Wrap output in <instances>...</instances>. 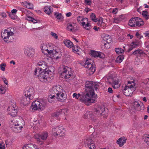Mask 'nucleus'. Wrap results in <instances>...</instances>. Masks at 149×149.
Listing matches in <instances>:
<instances>
[{"label": "nucleus", "instance_id": "1", "mask_svg": "<svg viewBox=\"0 0 149 149\" xmlns=\"http://www.w3.org/2000/svg\"><path fill=\"white\" fill-rule=\"evenodd\" d=\"M100 85L99 82L86 81L85 83V91L86 94L85 97L80 99L81 102L87 105H91V103H94L95 99L97 97L94 93L93 88L95 90H97V87L100 86Z\"/></svg>", "mask_w": 149, "mask_h": 149}, {"label": "nucleus", "instance_id": "2", "mask_svg": "<svg viewBox=\"0 0 149 149\" xmlns=\"http://www.w3.org/2000/svg\"><path fill=\"white\" fill-rule=\"evenodd\" d=\"M10 125L12 130L15 132L19 133L23 128L24 123L21 117H18L14 119L10 123Z\"/></svg>", "mask_w": 149, "mask_h": 149}, {"label": "nucleus", "instance_id": "3", "mask_svg": "<svg viewBox=\"0 0 149 149\" xmlns=\"http://www.w3.org/2000/svg\"><path fill=\"white\" fill-rule=\"evenodd\" d=\"M47 102L44 100L35 101L32 103L31 108L32 110H43L47 107Z\"/></svg>", "mask_w": 149, "mask_h": 149}, {"label": "nucleus", "instance_id": "4", "mask_svg": "<svg viewBox=\"0 0 149 149\" xmlns=\"http://www.w3.org/2000/svg\"><path fill=\"white\" fill-rule=\"evenodd\" d=\"M135 86L134 85H133L132 84L131 82L129 81L123 90L124 94L127 96L131 95L133 92L136 90Z\"/></svg>", "mask_w": 149, "mask_h": 149}, {"label": "nucleus", "instance_id": "5", "mask_svg": "<svg viewBox=\"0 0 149 149\" xmlns=\"http://www.w3.org/2000/svg\"><path fill=\"white\" fill-rule=\"evenodd\" d=\"M91 61L92 60L91 59H87L83 65L84 67L87 68V73L89 75L93 74L95 70V65L91 63Z\"/></svg>", "mask_w": 149, "mask_h": 149}, {"label": "nucleus", "instance_id": "6", "mask_svg": "<svg viewBox=\"0 0 149 149\" xmlns=\"http://www.w3.org/2000/svg\"><path fill=\"white\" fill-rule=\"evenodd\" d=\"M14 33L13 31L10 30L9 29L8 30H5L3 32H2L1 34V36L4 40L7 42L11 41V38L13 36Z\"/></svg>", "mask_w": 149, "mask_h": 149}, {"label": "nucleus", "instance_id": "7", "mask_svg": "<svg viewBox=\"0 0 149 149\" xmlns=\"http://www.w3.org/2000/svg\"><path fill=\"white\" fill-rule=\"evenodd\" d=\"M65 134L66 130L62 126L56 127L52 129V134L55 136H65Z\"/></svg>", "mask_w": 149, "mask_h": 149}, {"label": "nucleus", "instance_id": "8", "mask_svg": "<svg viewBox=\"0 0 149 149\" xmlns=\"http://www.w3.org/2000/svg\"><path fill=\"white\" fill-rule=\"evenodd\" d=\"M72 73V71L70 68L67 66H63L61 75L62 78L66 79L70 78Z\"/></svg>", "mask_w": 149, "mask_h": 149}, {"label": "nucleus", "instance_id": "9", "mask_svg": "<svg viewBox=\"0 0 149 149\" xmlns=\"http://www.w3.org/2000/svg\"><path fill=\"white\" fill-rule=\"evenodd\" d=\"M39 80L43 82H50L52 81V78L51 79L49 77V74L46 71H42L38 76Z\"/></svg>", "mask_w": 149, "mask_h": 149}, {"label": "nucleus", "instance_id": "10", "mask_svg": "<svg viewBox=\"0 0 149 149\" xmlns=\"http://www.w3.org/2000/svg\"><path fill=\"white\" fill-rule=\"evenodd\" d=\"M48 136V133L47 132H43L41 134H36L35 135V138L37 139L38 142L42 144L43 143V140H45Z\"/></svg>", "mask_w": 149, "mask_h": 149}, {"label": "nucleus", "instance_id": "11", "mask_svg": "<svg viewBox=\"0 0 149 149\" xmlns=\"http://www.w3.org/2000/svg\"><path fill=\"white\" fill-rule=\"evenodd\" d=\"M49 56L52 58L57 59L61 57V52L58 49H54V50L51 52Z\"/></svg>", "mask_w": 149, "mask_h": 149}, {"label": "nucleus", "instance_id": "12", "mask_svg": "<svg viewBox=\"0 0 149 149\" xmlns=\"http://www.w3.org/2000/svg\"><path fill=\"white\" fill-rule=\"evenodd\" d=\"M104 111V108L103 107H99L95 109L94 114L95 116H100L103 115Z\"/></svg>", "mask_w": 149, "mask_h": 149}, {"label": "nucleus", "instance_id": "13", "mask_svg": "<svg viewBox=\"0 0 149 149\" xmlns=\"http://www.w3.org/2000/svg\"><path fill=\"white\" fill-rule=\"evenodd\" d=\"M103 40L106 41L107 43H104V47L107 49H108L109 47V44L112 41L111 38L109 35L106 34L103 37Z\"/></svg>", "mask_w": 149, "mask_h": 149}, {"label": "nucleus", "instance_id": "14", "mask_svg": "<svg viewBox=\"0 0 149 149\" xmlns=\"http://www.w3.org/2000/svg\"><path fill=\"white\" fill-rule=\"evenodd\" d=\"M85 143L87 145L89 149H94L95 148V146L94 143V142L90 137L87 138Z\"/></svg>", "mask_w": 149, "mask_h": 149}, {"label": "nucleus", "instance_id": "15", "mask_svg": "<svg viewBox=\"0 0 149 149\" xmlns=\"http://www.w3.org/2000/svg\"><path fill=\"white\" fill-rule=\"evenodd\" d=\"M67 28L68 31L74 32L78 29L77 25L74 23H69L67 24Z\"/></svg>", "mask_w": 149, "mask_h": 149}, {"label": "nucleus", "instance_id": "16", "mask_svg": "<svg viewBox=\"0 0 149 149\" xmlns=\"http://www.w3.org/2000/svg\"><path fill=\"white\" fill-rule=\"evenodd\" d=\"M34 90L33 88H28L25 91L24 95L33 99L34 96Z\"/></svg>", "mask_w": 149, "mask_h": 149}, {"label": "nucleus", "instance_id": "17", "mask_svg": "<svg viewBox=\"0 0 149 149\" xmlns=\"http://www.w3.org/2000/svg\"><path fill=\"white\" fill-rule=\"evenodd\" d=\"M24 53L26 56L31 58L34 54V50L33 48H26L24 50Z\"/></svg>", "mask_w": 149, "mask_h": 149}, {"label": "nucleus", "instance_id": "18", "mask_svg": "<svg viewBox=\"0 0 149 149\" xmlns=\"http://www.w3.org/2000/svg\"><path fill=\"white\" fill-rule=\"evenodd\" d=\"M57 95H56V98L58 101L63 102L66 99V95L63 93V91L61 89V91H60Z\"/></svg>", "mask_w": 149, "mask_h": 149}, {"label": "nucleus", "instance_id": "19", "mask_svg": "<svg viewBox=\"0 0 149 149\" xmlns=\"http://www.w3.org/2000/svg\"><path fill=\"white\" fill-rule=\"evenodd\" d=\"M32 99L24 95L21 99L20 101L21 103L24 105H26L29 104L30 100Z\"/></svg>", "mask_w": 149, "mask_h": 149}, {"label": "nucleus", "instance_id": "20", "mask_svg": "<svg viewBox=\"0 0 149 149\" xmlns=\"http://www.w3.org/2000/svg\"><path fill=\"white\" fill-rule=\"evenodd\" d=\"M140 102H141L135 101L133 102L132 105L131 107V109H130V111L132 113H133L136 111L137 108H138L140 104Z\"/></svg>", "mask_w": 149, "mask_h": 149}, {"label": "nucleus", "instance_id": "21", "mask_svg": "<svg viewBox=\"0 0 149 149\" xmlns=\"http://www.w3.org/2000/svg\"><path fill=\"white\" fill-rule=\"evenodd\" d=\"M8 110L9 111V114L12 117H15L17 115V110L14 107H9Z\"/></svg>", "mask_w": 149, "mask_h": 149}, {"label": "nucleus", "instance_id": "22", "mask_svg": "<svg viewBox=\"0 0 149 149\" xmlns=\"http://www.w3.org/2000/svg\"><path fill=\"white\" fill-rule=\"evenodd\" d=\"M61 88L59 86H55L53 87L51 89L50 93L54 95H57L60 91H61Z\"/></svg>", "mask_w": 149, "mask_h": 149}, {"label": "nucleus", "instance_id": "23", "mask_svg": "<svg viewBox=\"0 0 149 149\" xmlns=\"http://www.w3.org/2000/svg\"><path fill=\"white\" fill-rule=\"evenodd\" d=\"M91 55L95 57H99L100 58H102L104 57V56L103 54L100 52H98L97 51H92L91 53Z\"/></svg>", "mask_w": 149, "mask_h": 149}, {"label": "nucleus", "instance_id": "24", "mask_svg": "<svg viewBox=\"0 0 149 149\" xmlns=\"http://www.w3.org/2000/svg\"><path fill=\"white\" fill-rule=\"evenodd\" d=\"M132 54L135 56H137V58L138 56H143L145 53L141 49H138L136 50H135L133 52Z\"/></svg>", "mask_w": 149, "mask_h": 149}, {"label": "nucleus", "instance_id": "25", "mask_svg": "<svg viewBox=\"0 0 149 149\" xmlns=\"http://www.w3.org/2000/svg\"><path fill=\"white\" fill-rule=\"evenodd\" d=\"M127 139L125 137H121L117 141V143L120 146H122L126 142Z\"/></svg>", "mask_w": 149, "mask_h": 149}, {"label": "nucleus", "instance_id": "26", "mask_svg": "<svg viewBox=\"0 0 149 149\" xmlns=\"http://www.w3.org/2000/svg\"><path fill=\"white\" fill-rule=\"evenodd\" d=\"M136 17H132L129 21L128 24L132 27H136Z\"/></svg>", "mask_w": 149, "mask_h": 149}, {"label": "nucleus", "instance_id": "27", "mask_svg": "<svg viewBox=\"0 0 149 149\" xmlns=\"http://www.w3.org/2000/svg\"><path fill=\"white\" fill-rule=\"evenodd\" d=\"M67 111L66 109H63L56 111L54 114V116L56 117H58L61 114L64 115L65 112Z\"/></svg>", "mask_w": 149, "mask_h": 149}, {"label": "nucleus", "instance_id": "28", "mask_svg": "<svg viewBox=\"0 0 149 149\" xmlns=\"http://www.w3.org/2000/svg\"><path fill=\"white\" fill-rule=\"evenodd\" d=\"M140 44V42L139 40H135L132 42L131 44V48L129 49L130 51L133 48H135L137 47Z\"/></svg>", "mask_w": 149, "mask_h": 149}, {"label": "nucleus", "instance_id": "29", "mask_svg": "<svg viewBox=\"0 0 149 149\" xmlns=\"http://www.w3.org/2000/svg\"><path fill=\"white\" fill-rule=\"evenodd\" d=\"M111 80L112 82H109V83L111 84L113 88L116 89L120 87V84L118 80H115L113 79H111Z\"/></svg>", "mask_w": 149, "mask_h": 149}, {"label": "nucleus", "instance_id": "30", "mask_svg": "<svg viewBox=\"0 0 149 149\" xmlns=\"http://www.w3.org/2000/svg\"><path fill=\"white\" fill-rule=\"evenodd\" d=\"M21 4L27 8L30 9H32L33 8V4L29 2L24 1L22 2Z\"/></svg>", "mask_w": 149, "mask_h": 149}, {"label": "nucleus", "instance_id": "31", "mask_svg": "<svg viewBox=\"0 0 149 149\" xmlns=\"http://www.w3.org/2000/svg\"><path fill=\"white\" fill-rule=\"evenodd\" d=\"M53 8L49 6H46L44 8L45 12L48 15L52 13L53 12Z\"/></svg>", "mask_w": 149, "mask_h": 149}, {"label": "nucleus", "instance_id": "32", "mask_svg": "<svg viewBox=\"0 0 149 149\" xmlns=\"http://www.w3.org/2000/svg\"><path fill=\"white\" fill-rule=\"evenodd\" d=\"M37 65L39 66H41V67L40 68H41V70H45L47 69V64L44 61H42V62H38Z\"/></svg>", "mask_w": 149, "mask_h": 149}, {"label": "nucleus", "instance_id": "33", "mask_svg": "<svg viewBox=\"0 0 149 149\" xmlns=\"http://www.w3.org/2000/svg\"><path fill=\"white\" fill-rule=\"evenodd\" d=\"M56 95L50 93L48 97V100L49 102L51 103H54L56 101Z\"/></svg>", "mask_w": 149, "mask_h": 149}, {"label": "nucleus", "instance_id": "34", "mask_svg": "<svg viewBox=\"0 0 149 149\" xmlns=\"http://www.w3.org/2000/svg\"><path fill=\"white\" fill-rule=\"evenodd\" d=\"M63 42L65 45L68 48H70L74 47L73 43L69 40H65Z\"/></svg>", "mask_w": 149, "mask_h": 149}, {"label": "nucleus", "instance_id": "35", "mask_svg": "<svg viewBox=\"0 0 149 149\" xmlns=\"http://www.w3.org/2000/svg\"><path fill=\"white\" fill-rule=\"evenodd\" d=\"M136 27H140L144 24V22L142 19L139 17H136Z\"/></svg>", "mask_w": 149, "mask_h": 149}, {"label": "nucleus", "instance_id": "36", "mask_svg": "<svg viewBox=\"0 0 149 149\" xmlns=\"http://www.w3.org/2000/svg\"><path fill=\"white\" fill-rule=\"evenodd\" d=\"M77 20L80 23L82 24H85V22H87V18H85L84 17L79 16L77 19Z\"/></svg>", "mask_w": 149, "mask_h": 149}, {"label": "nucleus", "instance_id": "37", "mask_svg": "<svg viewBox=\"0 0 149 149\" xmlns=\"http://www.w3.org/2000/svg\"><path fill=\"white\" fill-rule=\"evenodd\" d=\"M41 48L42 52L45 54H47L48 44L44 43L42 44Z\"/></svg>", "mask_w": 149, "mask_h": 149}, {"label": "nucleus", "instance_id": "38", "mask_svg": "<svg viewBox=\"0 0 149 149\" xmlns=\"http://www.w3.org/2000/svg\"><path fill=\"white\" fill-rule=\"evenodd\" d=\"M82 25L83 27L87 30H90L91 28V26L90 23L88 21L87 18V22H85V24H82Z\"/></svg>", "mask_w": 149, "mask_h": 149}, {"label": "nucleus", "instance_id": "39", "mask_svg": "<svg viewBox=\"0 0 149 149\" xmlns=\"http://www.w3.org/2000/svg\"><path fill=\"white\" fill-rule=\"evenodd\" d=\"M103 18H100L98 20V22L97 23V25L100 26L102 27H105L106 25V24L103 22Z\"/></svg>", "mask_w": 149, "mask_h": 149}, {"label": "nucleus", "instance_id": "40", "mask_svg": "<svg viewBox=\"0 0 149 149\" xmlns=\"http://www.w3.org/2000/svg\"><path fill=\"white\" fill-rule=\"evenodd\" d=\"M42 70L41 68H40L39 67H37L36 68V69L34 71V75H36L38 77V76L40 75V74L42 72Z\"/></svg>", "mask_w": 149, "mask_h": 149}, {"label": "nucleus", "instance_id": "41", "mask_svg": "<svg viewBox=\"0 0 149 149\" xmlns=\"http://www.w3.org/2000/svg\"><path fill=\"white\" fill-rule=\"evenodd\" d=\"M54 50L53 47L51 45H50L49 44H48V48L47 50V54L46 55H49V54L51 53V52L53 50Z\"/></svg>", "mask_w": 149, "mask_h": 149}, {"label": "nucleus", "instance_id": "42", "mask_svg": "<svg viewBox=\"0 0 149 149\" xmlns=\"http://www.w3.org/2000/svg\"><path fill=\"white\" fill-rule=\"evenodd\" d=\"M124 58V56L123 55H120L117 57L116 62L117 63H121Z\"/></svg>", "mask_w": 149, "mask_h": 149}, {"label": "nucleus", "instance_id": "43", "mask_svg": "<svg viewBox=\"0 0 149 149\" xmlns=\"http://www.w3.org/2000/svg\"><path fill=\"white\" fill-rule=\"evenodd\" d=\"M142 14L143 17L146 20L149 18V15H148V12L146 11H143L142 12Z\"/></svg>", "mask_w": 149, "mask_h": 149}, {"label": "nucleus", "instance_id": "44", "mask_svg": "<svg viewBox=\"0 0 149 149\" xmlns=\"http://www.w3.org/2000/svg\"><path fill=\"white\" fill-rule=\"evenodd\" d=\"M140 103L139 106L138 108H137L136 111H142L144 109V105L143 104V103L141 102H140Z\"/></svg>", "mask_w": 149, "mask_h": 149}, {"label": "nucleus", "instance_id": "45", "mask_svg": "<svg viewBox=\"0 0 149 149\" xmlns=\"http://www.w3.org/2000/svg\"><path fill=\"white\" fill-rule=\"evenodd\" d=\"M90 18L91 20L95 22H96L98 20V19L96 17L95 14L93 13L91 15Z\"/></svg>", "mask_w": 149, "mask_h": 149}, {"label": "nucleus", "instance_id": "46", "mask_svg": "<svg viewBox=\"0 0 149 149\" xmlns=\"http://www.w3.org/2000/svg\"><path fill=\"white\" fill-rule=\"evenodd\" d=\"M91 115L92 113L91 112L87 111L85 114L84 118L86 119L89 118L91 117Z\"/></svg>", "mask_w": 149, "mask_h": 149}, {"label": "nucleus", "instance_id": "47", "mask_svg": "<svg viewBox=\"0 0 149 149\" xmlns=\"http://www.w3.org/2000/svg\"><path fill=\"white\" fill-rule=\"evenodd\" d=\"M72 96L74 98H75L76 99H78L80 97V99L79 100H80V99L82 98L83 97H85V96H82L81 97V95L80 94L78 93V94H77L76 93H74L72 95Z\"/></svg>", "mask_w": 149, "mask_h": 149}, {"label": "nucleus", "instance_id": "48", "mask_svg": "<svg viewBox=\"0 0 149 149\" xmlns=\"http://www.w3.org/2000/svg\"><path fill=\"white\" fill-rule=\"evenodd\" d=\"M115 51L117 54H120L123 53L124 50L121 48H117L115 49Z\"/></svg>", "mask_w": 149, "mask_h": 149}, {"label": "nucleus", "instance_id": "49", "mask_svg": "<svg viewBox=\"0 0 149 149\" xmlns=\"http://www.w3.org/2000/svg\"><path fill=\"white\" fill-rule=\"evenodd\" d=\"M72 51L74 53H77V52H78L79 50V49H80V48L77 46H75L74 45V47H72Z\"/></svg>", "mask_w": 149, "mask_h": 149}, {"label": "nucleus", "instance_id": "50", "mask_svg": "<svg viewBox=\"0 0 149 149\" xmlns=\"http://www.w3.org/2000/svg\"><path fill=\"white\" fill-rule=\"evenodd\" d=\"M6 64L5 63H3L0 64V69L2 71L5 70Z\"/></svg>", "mask_w": 149, "mask_h": 149}, {"label": "nucleus", "instance_id": "51", "mask_svg": "<svg viewBox=\"0 0 149 149\" xmlns=\"http://www.w3.org/2000/svg\"><path fill=\"white\" fill-rule=\"evenodd\" d=\"M54 14L56 18L60 20L62 18L61 15L60 13H58L56 12L54 13Z\"/></svg>", "mask_w": 149, "mask_h": 149}, {"label": "nucleus", "instance_id": "52", "mask_svg": "<svg viewBox=\"0 0 149 149\" xmlns=\"http://www.w3.org/2000/svg\"><path fill=\"white\" fill-rule=\"evenodd\" d=\"M143 139L144 141L148 145H149V135L147 136H144Z\"/></svg>", "mask_w": 149, "mask_h": 149}, {"label": "nucleus", "instance_id": "53", "mask_svg": "<svg viewBox=\"0 0 149 149\" xmlns=\"http://www.w3.org/2000/svg\"><path fill=\"white\" fill-rule=\"evenodd\" d=\"M6 89L3 87H0V93L1 94H4L6 92Z\"/></svg>", "mask_w": 149, "mask_h": 149}, {"label": "nucleus", "instance_id": "54", "mask_svg": "<svg viewBox=\"0 0 149 149\" xmlns=\"http://www.w3.org/2000/svg\"><path fill=\"white\" fill-rule=\"evenodd\" d=\"M50 34L55 39H58V36L56 33L52 32Z\"/></svg>", "mask_w": 149, "mask_h": 149}, {"label": "nucleus", "instance_id": "55", "mask_svg": "<svg viewBox=\"0 0 149 149\" xmlns=\"http://www.w3.org/2000/svg\"><path fill=\"white\" fill-rule=\"evenodd\" d=\"M145 82L146 83V88H149V79H147Z\"/></svg>", "mask_w": 149, "mask_h": 149}, {"label": "nucleus", "instance_id": "56", "mask_svg": "<svg viewBox=\"0 0 149 149\" xmlns=\"http://www.w3.org/2000/svg\"><path fill=\"white\" fill-rule=\"evenodd\" d=\"M1 15L3 18H5L7 17L6 14L4 12H1Z\"/></svg>", "mask_w": 149, "mask_h": 149}, {"label": "nucleus", "instance_id": "57", "mask_svg": "<svg viewBox=\"0 0 149 149\" xmlns=\"http://www.w3.org/2000/svg\"><path fill=\"white\" fill-rule=\"evenodd\" d=\"M85 3L87 4L90 5L91 4V0H85Z\"/></svg>", "mask_w": 149, "mask_h": 149}, {"label": "nucleus", "instance_id": "58", "mask_svg": "<svg viewBox=\"0 0 149 149\" xmlns=\"http://www.w3.org/2000/svg\"><path fill=\"white\" fill-rule=\"evenodd\" d=\"M118 11V9L117 8H115L113 9L112 13L114 14H115L117 13Z\"/></svg>", "mask_w": 149, "mask_h": 149}, {"label": "nucleus", "instance_id": "59", "mask_svg": "<svg viewBox=\"0 0 149 149\" xmlns=\"http://www.w3.org/2000/svg\"><path fill=\"white\" fill-rule=\"evenodd\" d=\"M108 92L111 93H113V91L112 90V88L111 87H109L108 89Z\"/></svg>", "mask_w": 149, "mask_h": 149}, {"label": "nucleus", "instance_id": "60", "mask_svg": "<svg viewBox=\"0 0 149 149\" xmlns=\"http://www.w3.org/2000/svg\"><path fill=\"white\" fill-rule=\"evenodd\" d=\"M3 80V81L4 82L6 85H8V81L7 79L5 77H3L2 78Z\"/></svg>", "mask_w": 149, "mask_h": 149}, {"label": "nucleus", "instance_id": "61", "mask_svg": "<svg viewBox=\"0 0 149 149\" xmlns=\"http://www.w3.org/2000/svg\"><path fill=\"white\" fill-rule=\"evenodd\" d=\"M17 10L16 9H14L11 10L12 14H16L17 12Z\"/></svg>", "mask_w": 149, "mask_h": 149}, {"label": "nucleus", "instance_id": "62", "mask_svg": "<svg viewBox=\"0 0 149 149\" xmlns=\"http://www.w3.org/2000/svg\"><path fill=\"white\" fill-rule=\"evenodd\" d=\"M135 61L136 62V64H139L141 63V62L140 60L138 58H137L135 59Z\"/></svg>", "mask_w": 149, "mask_h": 149}, {"label": "nucleus", "instance_id": "63", "mask_svg": "<svg viewBox=\"0 0 149 149\" xmlns=\"http://www.w3.org/2000/svg\"><path fill=\"white\" fill-rule=\"evenodd\" d=\"M10 17L13 19H15V17L14 15L13 14H10Z\"/></svg>", "mask_w": 149, "mask_h": 149}, {"label": "nucleus", "instance_id": "64", "mask_svg": "<svg viewBox=\"0 0 149 149\" xmlns=\"http://www.w3.org/2000/svg\"><path fill=\"white\" fill-rule=\"evenodd\" d=\"M32 17L30 16H28L26 17V19L29 21H31Z\"/></svg>", "mask_w": 149, "mask_h": 149}]
</instances>
